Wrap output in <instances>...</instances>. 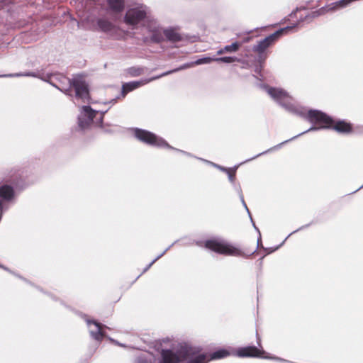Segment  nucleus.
<instances>
[{"label": "nucleus", "mask_w": 363, "mask_h": 363, "mask_svg": "<svg viewBox=\"0 0 363 363\" xmlns=\"http://www.w3.org/2000/svg\"><path fill=\"white\" fill-rule=\"evenodd\" d=\"M308 122L312 124V125L306 130L303 131L298 135L284 140L265 151H263L252 158L247 159L245 161V162H250L254 159L259 157L261 155H264L267 153L271 152L274 150H277L280 149L284 144L288 143L290 141H292L299 136L304 135L306 133L311 131H318L323 129H330L332 126V123L334 122V119L333 117L327 114L326 113L318 110V109H309L308 111Z\"/></svg>", "instance_id": "1"}, {"label": "nucleus", "mask_w": 363, "mask_h": 363, "mask_svg": "<svg viewBox=\"0 0 363 363\" xmlns=\"http://www.w3.org/2000/svg\"><path fill=\"white\" fill-rule=\"evenodd\" d=\"M249 217L255 230L258 233L257 246L255 250L245 252L239 247L233 245L221 237H213L209 239H206V248L216 253L225 256L242 257L244 258H248L252 256L261 245L262 238L261 233L253 221L252 216H250Z\"/></svg>", "instance_id": "2"}, {"label": "nucleus", "mask_w": 363, "mask_h": 363, "mask_svg": "<svg viewBox=\"0 0 363 363\" xmlns=\"http://www.w3.org/2000/svg\"><path fill=\"white\" fill-rule=\"evenodd\" d=\"M325 11V9L324 7H322L318 10L308 13L303 18L302 16H300L297 23H294L292 26H288L284 28H279L274 33L265 37L264 39L258 41L257 44L254 45L252 48V50L255 52H257L259 55L258 62H264L266 56H264L263 55L265 50L271 45H272L284 34V33H286L289 30H293L296 26H298L300 23L303 22L305 21H306L308 23H310L313 18L320 15H323Z\"/></svg>", "instance_id": "3"}, {"label": "nucleus", "mask_w": 363, "mask_h": 363, "mask_svg": "<svg viewBox=\"0 0 363 363\" xmlns=\"http://www.w3.org/2000/svg\"><path fill=\"white\" fill-rule=\"evenodd\" d=\"M42 79L49 82L53 86L57 88L67 94L72 86L75 90V98L81 99L82 102H86L89 99V90L86 84L77 78L72 80L69 78L57 74H47L46 77H42Z\"/></svg>", "instance_id": "4"}, {"label": "nucleus", "mask_w": 363, "mask_h": 363, "mask_svg": "<svg viewBox=\"0 0 363 363\" xmlns=\"http://www.w3.org/2000/svg\"><path fill=\"white\" fill-rule=\"evenodd\" d=\"M160 363H203L204 354H200L192 347L181 348L176 353L169 350H163Z\"/></svg>", "instance_id": "5"}, {"label": "nucleus", "mask_w": 363, "mask_h": 363, "mask_svg": "<svg viewBox=\"0 0 363 363\" xmlns=\"http://www.w3.org/2000/svg\"><path fill=\"white\" fill-rule=\"evenodd\" d=\"M149 13V9L145 5L140 4L135 8L127 10L124 16V21L128 25L135 26L145 19Z\"/></svg>", "instance_id": "6"}, {"label": "nucleus", "mask_w": 363, "mask_h": 363, "mask_svg": "<svg viewBox=\"0 0 363 363\" xmlns=\"http://www.w3.org/2000/svg\"><path fill=\"white\" fill-rule=\"evenodd\" d=\"M134 134L135 138L146 144L157 147H167L172 148L163 138H160L155 134L147 130L135 128L134 130Z\"/></svg>", "instance_id": "7"}, {"label": "nucleus", "mask_w": 363, "mask_h": 363, "mask_svg": "<svg viewBox=\"0 0 363 363\" xmlns=\"http://www.w3.org/2000/svg\"><path fill=\"white\" fill-rule=\"evenodd\" d=\"M265 90L271 96V98L285 110L286 107L291 104L289 101L291 97L289 93L284 89L266 86Z\"/></svg>", "instance_id": "8"}, {"label": "nucleus", "mask_w": 363, "mask_h": 363, "mask_svg": "<svg viewBox=\"0 0 363 363\" xmlns=\"http://www.w3.org/2000/svg\"><path fill=\"white\" fill-rule=\"evenodd\" d=\"M96 112L89 106H83L78 117L79 126L82 129L89 126L93 121Z\"/></svg>", "instance_id": "9"}, {"label": "nucleus", "mask_w": 363, "mask_h": 363, "mask_svg": "<svg viewBox=\"0 0 363 363\" xmlns=\"http://www.w3.org/2000/svg\"><path fill=\"white\" fill-rule=\"evenodd\" d=\"M264 353V351L259 350L256 346H246L239 347L238 349L234 348V356L238 357H262L264 358L262 354Z\"/></svg>", "instance_id": "10"}, {"label": "nucleus", "mask_w": 363, "mask_h": 363, "mask_svg": "<svg viewBox=\"0 0 363 363\" xmlns=\"http://www.w3.org/2000/svg\"><path fill=\"white\" fill-rule=\"evenodd\" d=\"M230 355L234 356V348L233 347H230L228 348L220 347L213 352H211L208 354L206 353V363H207L210 361H213V360L224 359Z\"/></svg>", "instance_id": "11"}, {"label": "nucleus", "mask_w": 363, "mask_h": 363, "mask_svg": "<svg viewBox=\"0 0 363 363\" xmlns=\"http://www.w3.org/2000/svg\"><path fill=\"white\" fill-rule=\"evenodd\" d=\"M330 129L334 130L338 133L347 134L352 131V126L351 123L344 120H334Z\"/></svg>", "instance_id": "12"}, {"label": "nucleus", "mask_w": 363, "mask_h": 363, "mask_svg": "<svg viewBox=\"0 0 363 363\" xmlns=\"http://www.w3.org/2000/svg\"><path fill=\"white\" fill-rule=\"evenodd\" d=\"M212 61H216L218 62H223L226 64H230L235 62H242L241 59L235 57V56H224L220 57L213 58L211 57L206 56L205 62L206 64L210 63Z\"/></svg>", "instance_id": "13"}, {"label": "nucleus", "mask_w": 363, "mask_h": 363, "mask_svg": "<svg viewBox=\"0 0 363 363\" xmlns=\"http://www.w3.org/2000/svg\"><path fill=\"white\" fill-rule=\"evenodd\" d=\"M86 323L88 326H90L91 324H93L96 328V330H90L91 336L96 340L101 341L104 336V334L101 331L102 325L99 323H97L94 320H87Z\"/></svg>", "instance_id": "14"}, {"label": "nucleus", "mask_w": 363, "mask_h": 363, "mask_svg": "<svg viewBox=\"0 0 363 363\" xmlns=\"http://www.w3.org/2000/svg\"><path fill=\"white\" fill-rule=\"evenodd\" d=\"M286 111L300 116L303 119L308 121V111L306 112L303 108H298L295 106L291 103L286 107Z\"/></svg>", "instance_id": "15"}, {"label": "nucleus", "mask_w": 363, "mask_h": 363, "mask_svg": "<svg viewBox=\"0 0 363 363\" xmlns=\"http://www.w3.org/2000/svg\"><path fill=\"white\" fill-rule=\"evenodd\" d=\"M145 84V82H143V81H135V82H130L125 83L122 86L121 94H122L123 96L124 97L127 93L133 91L134 89L138 88L139 86H140L141 85H143Z\"/></svg>", "instance_id": "16"}, {"label": "nucleus", "mask_w": 363, "mask_h": 363, "mask_svg": "<svg viewBox=\"0 0 363 363\" xmlns=\"http://www.w3.org/2000/svg\"><path fill=\"white\" fill-rule=\"evenodd\" d=\"M163 33L169 41L179 42L182 40V35L173 28L164 30Z\"/></svg>", "instance_id": "17"}, {"label": "nucleus", "mask_w": 363, "mask_h": 363, "mask_svg": "<svg viewBox=\"0 0 363 363\" xmlns=\"http://www.w3.org/2000/svg\"><path fill=\"white\" fill-rule=\"evenodd\" d=\"M13 196V189L11 186L3 185L0 187V197L4 200H10Z\"/></svg>", "instance_id": "18"}, {"label": "nucleus", "mask_w": 363, "mask_h": 363, "mask_svg": "<svg viewBox=\"0 0 363 363\" xmlns=\"http://www.w3.org/2000/svg\"><path fill=\"white\" fill-rule=\"evenodd\" d=\"M110 9L115 12H121L123 10L124 0H106Z\"/></svg>", "instance_id": "19"}, {"label": "nucleus", "mask_w": 363, "mask_h": 363, "mask_svg": "<svg viewBox=\"0 0 363 363\" xmlns=\"http://www.w3.org/2000/svg\"><path fill=\"white\" fill-rule=\"evenodd\" d=\"M203 63H204V58H200V59H199V60H197L196 61L191 62H189V63H185V64L182 65L181 67H179L177 69H175L174 70L164 72V73L162 74L160 77L165 76V75H167L168 74H170V73H172L174 72L179 71V70H181V69H186V68H189V67H190L191 66H194L195 65H201Z\"/></svg>", "instance_id": "20"}, {"label": "nucleus", "mask_w": 363, "mask_h": 363, "mask_svg": "<svg viewBox=\"0 0 363 363\" xmlns=\"http://www.w3.org/2000/svg\"><path fill=\"white\" fill-rule=\"evenodd\" d=\"M97 25L100 30L104 32H109L113 28V25L106 19H99Z\"/></svg>", "instance_id": "21"}, {"label": "nucleus", "mask_w": 363, "mask_h": 363, "mask_svg": "<svg viewBox=\"0 0 363 363\" xmlns=\"http://www.w3.org/2000/svg\"><path fill=\"white\" fill-rule=\"evenodd\" d=\"M313 223V222L310 223H308V224H306L304 225H302L301 226L300 228H298V229H296V230L291 232L285 239L278 246L275 247H271V248H269L267 249V250H269L268 253H272V252H274V251H276L277 250H278L284 243V242L286 240V239L290 236L292 234L294 233H296L300 230H302L308 227H309L311 224Z\"/></svg>", "instance_id": "22"}, {"label": "nucleus", "mask_w": 363, "mask_h": 363, "mask_svg": "<svg viewBox=\"0 0 363 363\" xmlns=\"http://www.w3.org/2000/svg\"><path fill=\"white\" fill-rule=\"evenodd\" d=\"M151 40L154 43H160L163 40V32L159 28L152 30Z\"/></svg>", "instance_id": "23"}, {"label": "nucleus", "mask_w": 363, "mask_h": 363, "mask_svg": "<svg viewBox=\"0 0 363 363\" xmlns=\"http://www.w3.org/2000/svg\"><path fill=\"white\" fill-rule=\"evenodd\" d=\"M240 47V43H238V41H235V42L231 43L230 45H225L223 48V50H225V52H235L239 50Z\"/></svg>", "instance_id": "24"}, {"label": "nucleus", "mask_w": 363, "mask_h": 363, "mask_svg": "<svg viewBox=\"0 0 363 363\" xmlns=\"http://www.w3.org/2000/svg\"><path fill=\"white\" fill-rule=\"evenodd\" d=\"M238 167V165H235L233 168H231V171H229L226 173L228 174V180L230 182V184L234 183L235 182V173Z\"/></svg>", "instance_id": "25"}, {"label": "nucleus", "mask_w": 363, "mask_h": 363, "mask_svg": "<svg viewBox=\"0 0 363 363\" xmlns=\"http://www.w3.org/2000/svg\"><path fill=\"white\" fill-rule=\"evenodd\" d=\"M231 184H232L234 190L238 194V196H240L242 194V191L241 186H240V183L235 182L234 183H232Z\"/></svg>", "instance_id": "26"}, {"label": "nucleus", "mask_w": 363, "mask_h": 363, "mask_svg": "<svg viewBox=\"0 0 363 363\" xmlns=\"http://www.w3.org/2000/svg\"><path fill=\"white\" fill-rule=\"evenodd\" d=\"M170 247H167L163 252H162L160 255H158L156 258H155L144 269V272L147 271L159 258H160L169 249Z\"/></svg>", "instance_id": "27"}, {"label": "nucleus", "mask_w": 363, "mask_h": 363, "mask_svg": "<svg viewBox=\"0 0 363 363\" xmlns=\"http://www.w3.org/2000/svg\"><path fill=\"white\" fill-rule=\"evenodd\" d=\"M9 76H15V77H38V75L34 72H25V73H18L15 74H10Z\"/></svg>", "instance_id": "28"}, {"label": "nucleus", "mask_w": 363, "mask_h": 363, "mask_svg": "<svg viewBox=\"0 0 363 363\" xmlns=\"http://www.w3.org/2000/svg\"><path fill=\"white\" fill-rule=\"evenodd\" d=\"M264 358L265 359H274V360H277V361H279L281 362L294 363V362H291V361H289V360H286L285 359H283V358H281V357H266Z\"/></svg>", "instance_id": "29"}, {"label": "nucleus", "mask_w": 363, "mask_h": 363, "mask_svg": "<svg viewBox=\"0 0 363 363\" xmlns=\"http://www.w3.org/2000/svg\"><path fill=\"white\" fill-rule=\"evenodd\" d=\"M239 198H240V201H241V203H242V204L243 207H244V208H245V209L246 210V211H247V213L248 216H250V211H249V209H248V208H247V204H246V203H245V200H244L243 194H242V195L239 196Z\"/></svg>", "instance_id": "30"}, {"label": "nucleus", "mask_w": 363, "mask_h": 363, "mask_svg": "<svg viewBox=\"0 0 363 363\" xmlns=\"http://www.w3.org/2000/svg\"><path fill=\"white\" fill-rule=\"evenodd\" d=\"M129 72L133 76L139 75L141 73V69L130 68Z\"/></svg>", "instance_id": "31"}, {"label": "nucleus", "mask_w": 363, "mask_h": 363, "mask_svg": "<svg viewBox=\"0 0 363 363\" xmlns=\"http://www.w3.org/2000/svg\"><path fill=\"white\" fill-rule=\"evenodd\" d=\"M206 164H209V165H211V166H213V167H216V168H217V169H219V167H220V165H219V164H218L213 163V162H211V161H208V160H206Z\"/></svg>", "instance_id": "32"}, {"label": "nucleus", "mask_w": 363, "mask_h": 363, "mask_svg": "<svg viewBox=\"0 0 363 363\" xmlns=\"http://www.w3.org/2000/svg\"><path fill=\"white\" fill-rule=\"evenodd\" d=\"M264 62H259V65H257L256 67H255V72L257 74H259L261 72V69H262V65L261 64L263 63Z\"/></svg>", "instance_id": "33"}, {"label": "nucleus", "mask_w": 363, "mask_h": 363, "mask_svg": "<svg viewBox=\"0 0 363 363\" xmlns=\"http://www.w3.org/2000/svg\"><path fill=\"white\" fill-rule=\"evenodd\" d=\"M219 170H220L221 172L227 173L228 172L231 171V168H227V167H223V166H220Z\"/></svg>", "instance_id": "34"}, {"label": "nucleus", "mask_w": 363, "mask_h": 363, "mask_svg": "<svg viewBox=\"0 0 363 363\" xmlns=\"http://www.w3.org/2000/svg\"><path fill=\"white\" fill-rule=\"evenodd\" d=\"M137 363H151V362L147 361L146 359H145L142 357H139L137 359Z\"/></svg>", "instance_id": "35"}, {"label": "nucleus", "mask_w": 363, "mask_h": 363, "mask_svg": "<svg viewBox=\"0 0 363 363\" xmlns=\"http://www.w3.org/2000/svg\"><path fill=\"white\" fill-rule=\"evenodd\" d=\"M223 52H225V50H223V48H221V49H220L219 50H218L217 54H218V55H221V54H223Z\"/></svg>", "instance_id": "36"}, {"label": "nucleus", "mask_w": 363, "mask_h": 363, "mask_svg": "<svg viewBox=\"0 0 363 363\" xmlns=\"http://www.w3.org/2000/svg\"><path fill=\"white\" fill-rule=\"evenodd\" d=\"M362 188H363V184L362 186H360L357 189H356L355 191L352 192L351 194H354V193L357 192L358 191H359Z\"/></svg>", "instance_id": "37"}, {"label": "nucleus", "mask_w": 363, "mask_h": 363, "mask_svg": "<svg viewBox=\"0 0 363 363\" xmlns=\"http://www.w3.org/2000/svg\"><path fill=\"white\" fill-rule=\"evenodd\" d=\"M294 14H295V12L294 11H292L290 14L291 16H292Z\"/></svg>", "instance_id": "38"}, {"label": "nucleus", "mask_w": 363, "mask_h": 363, "mask_svg": "<svg viewBox=\"0 0 363 363\" xmlns=\"http://www.w3.org/2000/svg\"><path fill=\"white\" fill-rule=\"evenodd\" d=\"M107 111H104L101 112V114L104 115L105 113H106Z\"/></svg>", "instance_id": "39"}, {"label": "nucleus", "mask_w": 363, "mask_h": 363, "mask_svg": "<svg viewBox=\"0 0 363 363\" xmlns=\"http://www.w3.org/2000/svg\"><path fill=\"white\" fill-rule=\"evenodd\" d=\"M143 82H145V84H146L147 82H149V80H147V82L144 81Z\"/></svg>", "instance_id": "40"}, {"label": "nucleus", "mask_w": 363, "mask_h": 363, "mask_svg": "<svg viewBox=\"0 0 363 363\" xmlns=\"http://www.w3.org/2000/svg\"><path fill=\"white\" fill-rule=\"evenodd\" d=\"M262 249H264L265 250H267V248H264V247H262Z\"/></svg>", "instance_id": "41"}, {"label": "nucleus", "mask_w": 363, "mask_h": 363, "mask_svg": "<svg viewBox=\"0 0 363 363\" xmlns=\"http://www.w3.org/2000/svg\"><path fill=\"white\" fill-rule=\"evenodd\" d=\"M9 75H10V74H9V75L4 74V77H6V76L10 77Z\"/></svg>", "instance_id": "42"}]
</instances>
